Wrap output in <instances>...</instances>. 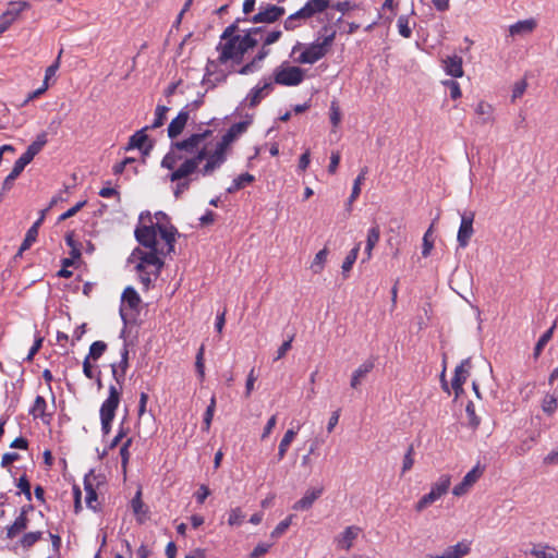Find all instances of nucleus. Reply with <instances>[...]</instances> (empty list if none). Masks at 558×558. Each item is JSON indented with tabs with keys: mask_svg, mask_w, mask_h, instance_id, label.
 Returning <instances> with one entry per match:
<instances>
[{
	"mask_svg": "<svg viewBox=\"0 0 558 558\" xmlns=\"http://www.w3.org/2000/svg\"><path fill=\"white\" fill-rule=\"evenodd\" d=\"M40 537L41 532H29L22 537L21 544L23 547L28 548L33 546L38 539H40Z\"/></svg>",
	"mask_w": 558,
	"mask_h": 558,
	"instance_id": "603ef678",
	"label": "nucleus"
},
{
	"mask_svg": "<svg viewBox=\"0 0 558 558\" xmlns=\"http://www.w3.org/2000/svg\"><path fill=\"white\" fill-rule=\"evenodd\" d=\"M85 502L87 507L93 510H96L98 507L96 492L93 489L92 485L87 483L85 484Z\"/></svg>",
	"mask_w": 558,
	"mask_h": 558,
	"instance_id": "c03bdc74",
	"label": "nucleus"
},
{
	"mask_svg": "<svg viewBox=\"0 0 558 558\" xmlns=\"http://www.w3.org/2000/svg\"><path fill=\"white\" fill-rule=\"evenodd\" d=\"M235 31L236 26L232 24L223 31L220 37L217 46L220 63H240L244 53L259 44L263 36L262 27H253L244 35H235Z\"/></svg>",
	"mask_w": 558,
	"mask_h": 558,
	"instance_id": "7ed1b4c3",
	"label": "nucleus"
},
{
	"mask_svg": "<svg viewBox=\"0 0 558 558\" xmlns=\"http://www.w3.org/2000/svg\"><path fill=\"white\" fill-rule=\"evenodd\" d=\"M140 303L141 298L135 289L132 287H126L122 293L120 306V315L123 322H126L131 315L128 310L131 312L136 311Z\"/></svg>",
	"mask_w": 558,
	"mask_h": 558,
	"instance_id": "ddd939ff",
	"label": "nucleus"
},
{
	"mask_svg": "<svg viewBox=\"0 0 558 558\" xmlns=\"http://www.w3.org/2000/svg\"><path fill=\"white\" fill-rule=\"evenodd\" d=\"M277 424V415L274 414L269 417V420L267 421L264 429H263V433L260 435L262 439H266L269 437V435L271 434L272 429L275 428Z\"/></svg>",
	"mask_w": 558,
	"mask_h": 558,
	"instance_id": "680f3d73",
	"label": "nucleus"
},
{
	"mask_svg": "<svg viewBox=\"0 0 558 558\" xmlns=\"http://www.w3.org/2000/svg\"><path fill=\"white\" fill-rule=\"evenodd\" d=\"M251 123L252 117L234 123L217 142L210 140L213 131L205 130L172 143L160 167L167 171L163 179L174 184V197L179 198L189 191L191 183L198 177H209L218 170L226 162L231 144Z\"/></svg>",
	"mask_w": 558,
	"mask_h": 558,
	"instance_id": "f257e3e1",
	"label": "nucleus"
},
{
	"mask_svg": "<svg viewBox=\"0 0 558 558\" xmlns=\"http://www.w3.org/2000/svg\"><path fill=\"white\" fill-rule=\"evenodd\" d=\"M282 36V32L279 29H274L270 32H265L263 29V36L259 43L264 44V46H270L275 43H277Z\"/></svg>",
	"mask_w": 558,
	"mask_h": 558,
	"instance_id": "58836bf2",
	"label": "nucleus"
},
{
	"mask_svg": "<svg viewBox=\"0 0 558 558\" xmlns=\"http://www.w3.org/2000/svg\"><path fill=\"white\" fill-rule=\"evenodd\" d=\"M541 407L546 415H553L558 407V396L549 393L545 395V397L542 400Z\"/></svg>",
	"mask_w": 558,
	"mask_h": 558,
	"instance_id": "7c9ffc66",
	"label": "nucleus"
},
{
	"mask_svg": "<svg viewBox=\"0 0 558 558\" xmlns=\"http://www.w3.org/2000/svg\"><path fill=\"white\" fill-rule=\"evenodd\" d=\"M471 361L470 359L463 360L454 369V375L451 381L452 389L456 397L463 392V385L470 376Z\"/></svg>",
	"mask_w": 558,
	"mask_h": 558,
	"instance_id": "dca6fc26",
	"label": "nucleus"
},
{
	"mask_svg": "<svg viewBox=\"0 0 558 558\" xmlns=\"http://www.w3.org/2000/svg\"><path fill=\"white\" fill-rule=\"evenodd\" d=\"M259 68H260V65L257 62H255V60L253 59L250 63L243 65L239 70V73L242 75H247V74H251V73L257 71Z\"/></svg>",
	"mask_w": 558,
	"mask_h": 558,
	"instance_id": "774afa93",
	"label": "nucleus"
},
{
	"mask_svg": "<svg viewBox=\"0 0 558 558\" xmlns=\"http://www.w3.org/2000/svg\"><path fill=\"white\" fill-rule=\"evenodd\" d=\"M132 508L138 520L142 521L145 517V511L143 510L144 504L141 499V492H137L135 497L132 499Z\"/></svg>",
	"mask_w": 558,
	"mask_h": 558,
	"instance_id": "de8ad7c7",
	"label": "nucleus"
},
{
	"mask_svg": "<svg viewBox=\"0 0 558 558\" xmlns=\"http://www.w3.org/2000/svg\"><path fill=\"white\" fill-rule=\"evenodd\" d=\"M27 165L25 163L24 159H17L13 166L12 171L9 173V175L4 179L2 183V192L1 194H4L5 192L10 191L14 184V181L17 179V177L23 172Z\"/></svg>",
	"mask_w": 558,
	"mask_h": 558,
	"instance_id": "5701e85b",
	"label": "nucleus"
},
{
	"mask_svg": "<svg viewBox=\"0 0 558 558\" xmlns=\"http://www.w3.org/2000/svg\"><path fill=\"white\" fill-rule=\"evenodd\" d=\"M367 172H368V169L366 167L362 168L360 174L354 180L352 192H351V195H350L349 201H348L349 205H351L360 196V194H361V185L364 182Z\"/></svg>",
	"mask_w": 558,
	"mask_h": 558,
	"instance_id": "c756f323",
	"label": "nucleus"
},
{
	"mask_svg": "<svg viewBox=\"0 0 558 558\" xmlns=\"http://www.w3.org/2000/svg\"><path fill=\"white\" fill-rule=\"evenodd\" d=\"M215 409H216V399H215V397H213L210 399V403L207 407L205 414H204L203 429L206 432H208L210 428L211 421H213V417L215 414Z\"/></svg>",
	"mask_w": 558,
	"mask_h": 558,
	"instance_id": "ea45409f",
	"label": "nucleus"
},
{
	"mask_svg": "<svg viewBox=\"0 0 558 558\" xmlns=\"http://www.w3.org/2000/svg\"><path fill=\"white\" fill-rule=\"evenodd\" d=\"M46 407H47L46 400L43 397L38 396V397H36L35 402H34L33 407L31 408L29 413L34 417H43L45 414Z\"/></svg>",
	"mask_w": 558,
	"mask_h": 558,
	"instance_id": "79ce46f5",
	"label": "nucleus"
},
{
	"mask_svg": "<svg viewBox=\"0 0 558 558\" xmlns=\"http://www.w3.org/2000/svg\"><path fill=\"white\" fill-rule=\"evenodd\" d=\"M361 532V527L356 525L345 527L344 531L337 535L335 538L337 547L343 550H349L353 546V543L359 537Z\"/></svg>",
	"mask_w": 558,
	"mask_h": 558,
	"instance_id": "f3484780",
	"label": "nucleus"
},
{
	"mask_svg": "<svg viewBox=\"0 0 558 558\" xmlns=\"http://www.w3.org/2000/svg\"><path fill=\"white\" fill-rule=\"evenodd\" d=\"M330 4V0H308L300 10L303 20L311 19L315 14L323 13Z\"/></svg>",
	"mask_w": 558,
	"mask_h": 558,
	"instance_id": "6ab92c4d",
	"label": "nucleus"
},
{
	"mask_svg": "<svg viewBox=\"0 0 558 558\" xmlns=\"http://www.w3.org/2000/svg\"><path fill=\"white\" fill-rule=\"evenodd\" d=\"M414 464L413 448L410 447L403 457L401 473L404 474L412 469Z\"/></svg>",
	"mask_w": 558,
	"mask_h": 558,
	"instance_id": "5fc2aeb1",
	"label": "nucleus"
},
{
	"mask_svg": "<svg viewBox=\"0 0 558 558\" xmlns=\"http://www.w3.org/2000/svg\"><path fill=\"white\" fill-rule=\"evenodd\" d=\"M556 328V323L553 324V326L546 331L544 332L541 338L538 339L535 348H534V357L537 359L543 349L545 348V345L549 342V340L553 338V335H554V330Z\"/></svg>",
	"mask_w": 558,
	"mask_h": 558,
	"instance_id": "473e14b6",
	"label": "nucleus"
},
{
	"mask_svg": "<svg viewBox=\"0 0 558 558\" xmlns=\"http://www.w3.org/2000/svg\"><path fill=\"white\" fill-rule=\"evenodd\" d=\"M360 247H361V243H357L350 252L349 254L347 255V257L344 258L343 263H342V270L344 272L347 271H350L353 267V264L355 263L356 258H357V255H359V251H360Z\"/></svg>",
	"mask_w": 558,
	"mask_h": 558,
	"instance_id": "c9c22d12",
	"label": "nucleus"
},
{
	"mask_svg": "<svg viewBox=\"0 0 558 558\" xmlns=\"http://www.w3.org/2000/svg\"><path fill=\"white\" fill-rule=\"evenodd\" d=\"M129 366V350L124 344L121 350V360L118 365H112V374L119 386H121L126 368ZM121 387L111 385L109 387V396L102 402L100 408L101 430L104 435H108L111 430V422L114 418L116 410L120 403Z\"/></svg>",
	"mask_w": 558,
	"mask_h": 558,
	"instance_id": "20e7f679",
	"label": "nucleus"
},
{
	"mask_svg": "<svg viewBox=\"0 0 558 558\" xmlns=\"http://www.w3.org/2000/svg\"><path fill=\"white\" fill-rule=\"evenodd\" d=\"M293 515H289L283 521L278 523V525L271 532V537H279L281 536L291 525Z\"/></svg>",
	"mask_w": 558,
	"mask_h": 558,
	"instance_id": "09e8293b",
	"label": "nucleus"
},
{
	"mask_svg": "<svg viewBox=\"0 0 558 558\" xmlns=\"http://www.w3.org/2000/svg\"><path fill=\"white\" fill-rule=\"evenodd\" d=\"M328 256V250L323 248L320 250L314 257L312 264H311V270L314 274H320L324 270L326 260Z\"/></svg>",
	"mask_w": 558,
	"mask_h": 558,
	"instance_id": "2f4dec72",
	"label": "nucleus"
},
{
	"mask_svg": "<svg viewBox=\"0 0 558 558\" xmlns=\"http://www.w3.org/2000/svg\"><path fill=\"white\" fill-rule=\"evenodd\" d=\"M323 494V488H310L305 492L304 496L293 505L294 510H307L310 509L316 499Z\"/></svg>",
	"mask_w": 558,
	"mask_h": 558,
	"instance_id": "412c9836",
	"label": "nucleus"
},
{
	"mask_svg": "<svg viewBox=\"0 0 558 558\" xmlns=\"http://www.w3.org/2000/svg\"><path fill=\"white\" fill-rule=\"evenodd\" d=\"M17 487L23 493L27 500L32 499L31 484L25 476H21L17 482Z\"/></svg>",
	"mask_w": 558,
	"mask_h": 558,
	"instance_id": "13d9d810",
	"label": "nucleus"
},
{
	"mask_svg": "<svg viewBox=\"0 0 558 558\" xmlns=\"http://www.w3.org/2000/svg\"><path fill=\"white\" fill-rule=\"evenodd\" d=\"M189 120L187 111H180L179 114L170 122L168 126V136L170 138H175L179 136L184 130Z\"/></svg>",
	"mask_w": 558,
	"mask_h": 558,
	"instance_id": "4be33fe9",
	"label": "nucleus"
},
{
	"mask_svg": "<svg viewBox=\"0 0 558 558\" xmlns=\"http://www.w3.org/2000/svg\"><path fill=\"white\" fill-rule=\"evenodd\" d=\"M329 117H330V122H331L332 126L337 128L341 122L342 116H341L340 107L336 100L331 101V104H330Z\"/></svg>",
	"mask_w": 558,
	"mask_h": 558,
	"instance_id": "49530a36",
	"label": "nucleus"
},
{
	"mask_svg": "<svg viewBox=\"0 0 558 558\" xmlns=\"http://www.w3.org/2000/svg\"><path fill=\"white\" fill-rule=\"evenodd\" d=\"M398 33L404 37L410 38L412 35V27L410 25V17L408 15H400L397 21Z\"/></svg>",
	"mask_w": 558,
	"mask_h": 558,
	"instance_id": "f704fd0d",
	"label": "nucleus"
},
{
	"mask_svg": "<svg viewBox=\"0 0 558 558\" xmlns=\"http://www.w3.org/2000/svg\"><path fill=\"white\" fill-rule=\"evenodd\" d=\"M465 412H466V415H468V418H469L470 424H471L473 427L478 426V424H480V418H478V417H477V415L475 414V408H474V404H473L472 402H469V403L466 404Z\"/></svg>",
	"mask_w": 558,
	"mask_h": 558,
	"instance_id": "bf43d9fd",
	"label": "nucleus"
},
{
	"mask_svg": "<svg viewBox=\"0 0 558 558\" xmlns=\"http://www.w3.org/2000/svg\"><path fill=\"white\" fill-rule=\"evenodd\" d=\"M131 445H132V438H128L120 448V457H121V463H122L123 470L126 469V465H128V462L130 459L129 448L131 447Z\"/></svg>",
	"mask_w": 558,
	"mask_h": 558,
	"instance_id": "8fccbe9b",
	"label": "nucleus"
},
{
	"mask_svg": "<svg viewBox=\"0 0 558 558\" xmlns=\"http://www.w3.org/2000/svg\"><path fill=\"white\" fill-rule=\"evenodd\" d=\"M230 71L228 63H220L218 59L208 60L203 82L207 87H215L226 81Z\"/></svg>",
	"mask_w": 558,
	"mask_h": 558,
	"instance_id": "6e6552de",
	"label": "nucleus"
},
{
	"mask_svg": "<svg viewBox=\"0 0 558 558\" xmlns=\"http://www.w3.org/2000/svg\"><path fill=\"white\" fill-rule=\"evenodd\" d=\"M296 434H298V430H294L292 428L288 429L284 433V435L278 446V454L277 456H278L279 461L286 457L291 444L295 439Z\"/></svg>",
	"mask_w": 558,
	"mask_h": 558,
	"instance_id": "a878e982",
	"label": "nucleus"
},
{
	"mask_svg": "<svg viewBox=\"0 0 558 558\" xmlns=\"http://www.w3.org/2000/svg\"><path fill=\"white\" fill-rule=\"evenodd\" d=\"M148 129L145 128L141 131H137L135 134H133L130 138V142H129V147L128 149L130 148H138V149H142L147 141V135L145 133V131Z\"/></svg>",
	"mask_w": 558,
	"mask_h": 558,
	"instance_id": "72a5a7b5",
	"label": "nucleus"
},
{
	"mask_svg": "<svg viewBox=\"0 0 558 558\" xmlns=\"http://www.w3.org/2000/svg\"><path fill=\"white\" fill-rule=\"evenodd\" d=\"M175 234L173 226H159V238L154 227L138 226L135 229V238L143 247L133 250L128 262L134 265L145 288L149 287L151 275H159L163 257L173 251Z\"/></svg>",
	"mask_w": 558,
	"mask_h": 558,
	"instance_id": "f03ea898",
	"label": "nucleus"
},
{
	"mask_svg": "<svg viewBox=\"0 0 558 558\" xmlns=\"http://www.w3.org/2000/svg\"><path fill=\"white\" fill-rule=\"evenodd\" d=\"M28 8L25 1L10 2L7 10L0 15V35L16 21L20 14Z\"/></svg>",
	"mask_w": 558,
	"mask_h": 558,
	"instance_id": "1a4fd4ad",
	"label": "nucleus"
},
{
	"mask_svg": "<svg viewBox=\"0 0 558 558\" xmlns=\"http://www.w3.org/2000/svg\"><path fill=\"white\" fill-rule=\"evenodd\" d=\"M442 68L446 74L452 77H462V58L459 56H449L442 60Z\"/></svg>",
	"mask_w": 558,
	"mask_h": 558,
	"instance_id": "aec40b11",
	"label": "nucleus"
},
{
	"mask_svg": "<svg viewBox=\"0 0 558 558\" xmlns=\"http://www.w3.org/2000/svg\"><path fill=\"white\" fill-rule=\"evenodd\" d=\"M305 71L299 66L282 63L274 71L275 83L283 86H298L303 82Z\"/></svg>",
	"mask_w": 558,
	"mask_h": 558,
	"instance_id": "0eeeda50",
	"label": "nucleus"
},
{
	"mask_svg": "<svg viewBox=\"0 0 558 558\" xmlns=\"http://www.w3.org/2000/svg\"><path fill=\"white\" fill-rule=\"evenodd\" d=\"M537 27V21L534 17L518 21L509 26V35L515 37H526L532 34Z\"/></svg>",
	"mask_w": 558,
	"mask_h": 558,
	"instance_id": "a211bd4d",
	"label": "nucleus"
},
{
	"mask_svg": "<svg viewBox=\"0 0 558 558\" xmlns=\"http://www.w3.org/2000/svg\"><path fill=\"white\" fill-rule=\"evenodd\" d=\"M272 90V83L269 80H264L254 86L243 100L244 106L251 108L256 107L264 98H266Z\"/></svg>",
	"mask_w": 558,
	"mask_h": 558,
	"instance_id": "9b49d317",
	"label": "nucleus"
},
{
	"mask_svg": "<svg viewBox=\"0 0 558 558\" xmlns=\"http://www.w3.org/2000/svg\"><path fill=\"white\" fill-rule=\"evenodd\" d=\"M335 37L336 32H331L310 45L296 43L292 48V56H295L294 61L300 64H313L317 62L328 53Z\"/></svg>",
	"mask_w": 558,
	"mask_h": 558,
	"instance_id": "39448f33",
	"label": "nucleus"
},
{
	"mask_svg": "<svg viewBox=\"0 0 558 558\" xmlns=\"http://www.w3.org/2000/svg\"><path fill=\"white\" fill-rule=\"evenodd\" d=\"M450 485L451 476L449 474H441L438 480L432 484L429 493L423 495L415 504L414 509L417 512H422L445 496L448 493Z\"/></svg>",
	"mask_w": 558,
	"mask_h": 558,
	"instance_id": "423d86ee",
	"label": "nucleus"
},
{
	"mask_svg": "<svg viewBox=\"0 0 558 558\" xmlns=\"http://www.w3.org/2000/svg\"><path fill=\"white\" fill-rule=\"evenodd\" d=\"M531 555L535 558H558V550L548 545H537L532 548Z\"/></svg>",
	"mask_w": 558,
	"mask_h": 558,
	"instance_id": "cd10ccee",
	"label": "nucleus"
},
{
	"mask_svg": "<svg viewBox=\"0 0 558 558\" xmlns=\"http://www.w3.org/2000/svg\"><path fill=\"white\" fill-rule=\"evenodd\" d=\"M475 112L482 117V120L484 123L488 122L492 118V113H493V107L489 105V104H486V102H478L476 108H475Z\"/></svg>",
	"mask_w": 558,
	"mask_h": 558,
	"instance_id": "37998d69",
	"label": "nucleus"
},
{
	"mask_svg": "<svg viewBox=\"0 0 558 558\" xmlns=\"http://www.w3.org/2000/svg\"><path fill=\"white\" fill-rule=\"evenodd\" d=\"M61 54H62V50H60L59 54H58V58L57 60L51 64L49 65L47 69H46V73H45V80H44V83H47L49 82V80L54 76L56 72L58 71L59 66H60V58H61Z\"/></svg>",
	"mask_w": 558,
	"mask_h": 558,
	"instance_id": "6e6d98bb",
	"label": "nucleus"
},
{
	"mask_svg": "<svg viewBox=\"0 0 558 558\" xmlns=\"http://www.w3.org/2000/svg\"><path fill=\"white\" fill-rule=\"evenodd\" d=\"M374 368L373 361L363 362L352 374L351 377V387L357 388L362 380L367 376V374Z\"/></svg>",
	"mask_w": 558,
	"mask_h": 558,
	"instance_id": "393cba45",
	"label": "nucleus"
},
{
	"mask_svg": "<svg viewBox=\"0 0 558 558\" xmlns=\"http://www.w3.org/2000/svg\"><path fill=\"white\" fill-rule=\"evenodd\" d=\"M286 13L284 8L275 5V4H266L259 7L258 13L252 16L250 20L252 23H274L278 21Z\"/></svg>",
	"mask_w": 558,
	"mask_h": 558,
	"instance_id": "f8f14e48",
	"label": "nucleus"
},
{
	"mask_svg": "<svg viewBox=\"0 0 558 558\" xmlns=\"http://www.w3.org/2000/svg\"><path fill=\"white\" fill-rule=\"evenodd\" d=\"M27 527V518L24 512H22L14 522L8 527L7 530V536L9 538L15 537L17 534H20L22 531H24Z\"/></svg>",
	"mask_w": 558,
	"mask_h": 558,
	"instance_id": "bb28decb",
	"label": "nucleus"
},
{
	"mask_svg": "<svg viewBox=\"0 0 558 558\" xmlns=\"http://www.w3.org/2000/svg\"><path fill=\"white\" fill-rule=\"evenodd\" d=\"M86 204L85 201L83 202H78L76 205H74L73 207H71L70 209H68L65 213H63L61 216H60V220H65V219H69L71 217H73L74 215H76V213L82 208L84 207Z\"/></svg>",
	"mask_w": 558,
	"mask_h": 558,
	"instance_id": "69168bd1",
	"label": "nucleus"
},
{
	"mask_svg": "<svg viewBox=\"0 0 558 558\" xmlns=\"http://www.w3.org/2000/svg\"><path fill=\"white\" fill-rule=\"evenodd\" d=\"M471 553V542L462 539L446 547L440 554H426L423 558H464Z\"/></svg>",
	"mask_w": 558,
	"mask_h": 558,
	"instance_id": "9d476101",
	"label": "nucleus"
},
{
	"mask_svg": "<svg viewBox=\"0 0 558 558\" xmlns=\"http://www.w3.org/2000/svg\"><path fill=\"white\" fill-rule=\"evenodd\" d=\"M46 144H47V134L40 133L39 135H37L36 140L28 147L38 154Z\"/></svg>",
	"mask_w": 558,
	"mask_h": 558,
	"instance_id": "4d7b16f0",
	"label": "nucleus"
},
{
	"mask_svg": "<svg viewBox=\"0 0 558 558\" xmlns=\"http://www.w3.org/2000/svg\"><path fill=\"white\" fill-rule=\"evenodd\" d=\"M340 159H341V156H340L339 151H332L331 153L330 162H329V166H328V172L330 174H335L336 173V171L338 169V166L340 163Z\"/></svg>",
	"mask_w": 558,
	"mask_h": 558,
	"instance_id": "e2e57ef3",
	"label": "nucleus"
},
{
	"mask_svg": "<svg viewBox=\"0 0 558 558\" xmlns=\"http://www.w3.org/2000/svg\"><path fill=\"white\" fill-rule=\"evenodd\" d=\"M244 520V514L240 508L231 509L229 512L228 523L229 525H240Z\"/></svg>",
	"mask_w": 558,
	"mask_h": 558,
	"instance_id": "3c124183",
	"label": "nucleus"
},
{
	"mask_svg": "<svg viewBox=\"0 0 558 558\" xmlns=\"http://www.w3.org/2000/svg\"><path fill=\"white\" fill-rule=\"evenodd\" d=\"M106 343L102 342V341H95L92 343L90 348H89V352H88V355L86 357H88L89 360H98L102 354L104 352L106 351Z\"/></svg>",
	"mask_w": 558,
	"mask_h": 558,
	"instance_id": "a19ab883",
	"label": "nucleus"
},
{
	"mask_svg": "<svg viewBox=\"0 0 558 558\" xmlns=\"http://www.w3.org/2000/svg\"><path fill=\"white\" fill-rule=\"evenodd\" d=\"M38 236V231H36L35 228H29L26 232L25 239L23 243L21 244V247L17 252V256H21L24 251L28 250L32 244L36 241Z\"/></svg>",
	"mask_w": 558,
	"mask_h": 558,
	"instance_id": "e433bc0d",
	"label": "nucleus"
},
{
	"mask_svg": "<svg viewBox=\"0 0 558 558\" xmlns=\"http://www.w3.org/2000/svg\"><path fill=\"white\" fill-rule=\"evenodd\" d=\"M526 86H527V84L525 81L517 82L512 88V96H511L512 100L520 98L524 94Z\"/></svg>",
	"mask_w": 558,
	"mask_h": 558,
	"instance_id": "0e129e2a",
	"label": "nucleus"
},
{
	"mask_svg": "<svg viewBox=\"0 0 558 558\" xmlns=\"http://www.w3.org/2000/svg\"><path fill=\"white\" fill-rule=\"evenodd\" d=\"M380 239V229L378 225L372 226L367 231L366 245H365V255L366 258L364 260H369L373 256V250L376 246Z\"/></svg>",
	"mask_w": 558,
	"mask_h": 558,
	"instance_id": "b1692460",
	"label": "nucleus"
},
{
	"mask_svg": "<svg viewBox=\"0 0 558 558\" xmlns=\"http://www.w3.org/2000/svg\"><path fill=\"white\" fill-rule=\"evenodd\" d=\"M482 474L483 470L480 468V465H475L464 475L462 481L452 488V495L456 497H462L466 495L480 480Z\"/></svg>",
	"mask_w": 558,
	"mask_h": 558,
	"instance_id": "4468645a",
	"label": "nucleus"
},
{
	"mask_svg": "<svg viewBox=\"0 0 558 558\" xmlns=\"http://www.w3.org/2000/svg\"><path fill=\"white\" fill-rule=\"evenodd\" d=\"M444 84L450 89V96L452 99L461 97V89L458 82L449 80L445 81Z\"/></svg>",
	"mask_w": 558,
	"mask_h": 558,
	"instance_id": "052dcab7",
	"label": "nucleus"
},
{
	"mask_svg": "<svg viewBox=\"0 0 558 558\" xmlns=\"http://www.w3.org/2000/svg\"><path fill=\"white\" fill-rule=\"evenodd\" d=\"M168 108L166 106H157L155 111V119L149 128L157 129L161 126L166 120Z\"/></svg>",
	"mask_w": 558,
	"mask_h": 558,
	"instance_id": "a18cd8bd",
	"label": "nucleus"
},
{
	"mask_svg": "<svg viewBox=\"0 0 558 558\" xmlns=\"http://www.w3.org/2000/svg\"><path fill=\"white\" fill-rule=\"evenodd\" d=\"M474 215L462 214L461 215V223L457 234V241L460 247L464 248L469 245V242L474 234L473 229Z\"/></svg>",
	"mask_w": 558,
	"mask_h": 558,
	"instance_id": "2eb2a0df",
	"label": "nucleus"
},
{
	"mask_svg": "<svg viewBox=\"0 0 558 558\" xmlns=\"http://www.w3.org/2000/svg\"><path fill=\"white\" fill-rule=\"evenodd\" d=\"M433 247H434V240H433V225H432L427 229V231L424 233V236H423L422 255L424 257L429 256Z\"/></svg>",
	"mask_w": 558,
	"mask_h": 558,
	"instance_id": "4c0bfd02",
	"label": "nucleus"
},
{
	"mask_svg": "<svg viewBox=\"0 0 558 558\" xmlns=\"http://www.w3.org/2000/svg\"><path fill=\"white\" fill-rule=\"evenodd\" d=\"M300 20H303V15H300L296 11L284 20L283 27L287 31H293L299 26L298 21Z\"/></svg>",
	"mask_w": 558,
	"mask_h": 558,
	"instance_id": "864d4df0",
	"label": "nucleus"
},
{
	"mask_svg": "<svg viewBox=\"0 0 558 558\" xmlns=\"http://www.w3.org/2000/svg\"><path fill=\"white\" fill-rule=\"evenodd\" d=\"M254 175L250 173H242L233 180L232 184L227 189V192L234 193L243 189L247 184H251L252 182H254Z\"/></svg>",
	"mask_w": 558,
	"mask_h": 558,
	"instance_id": "c85d7f7f",
	"label": "nucleus"
},
{
	"mask_svg": "<svg viewBox=\"0 0 558 558\" xmlns=\"http://www.w3.org/2000/svg\"><path fill=\"white\" fill-rule=\"evenodd\" d=\"M209 495V488L206 485H201L198 490L195 493V499L198 504H203Z\"/></svg>",
	"mask_w": 558,
	"mask_h": 558,
	"instance_id": "338daca9",
	"label": "nucleus"
}]
</instances>
